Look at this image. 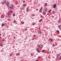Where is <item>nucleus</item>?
I'll return each instance as SVG.
<instances>
[{"label": "nucleus", "instance_id": "nucleus-56", "mask_svg": "<svg viewBox=\"0 0 61 61\" xmlns=\"http://www.w3.org/2000/svg\"><path fill=\"white\" fill-rule=\"evenodd\" d=\"M55 12H54V13H55Z\"/></svg>", "mask_w": 61, "mask_h": 61}, {"label": "nucleus", "instance_id": "nucleus-36", "mask_svg": "<svg viewBox=\"0 0 61 61\" xmlns=\"http://www.w3.org/2000/svg\"><path fill=\"white\" fill-rule=\"evenodd\" d=\"M13 11H11V12H10V13H13Z\"/></svg>", "mask_w": 61, "mask_h": 61}, {"label": "nucleus", "instance_id": "nucleus-23", "mask_svg": "<svg viewBox=\"0 0 61 61\" xmlns=\"http://www.w3.org/2000/svg\"><path fill=\"white\" fill-rule=\"evenodd\" d=\"M4 24H2V25H1V26H4Z\"/></svg>", "mask_w": 61, "mask_h": 61}, {"label": "nucleus", "instance_id": "nucleus-15", "mask_svg": "<svg viewBox=\"0 0 61 61\" xmlns=\"http://www.w3.org/2000/svg\"><path fill=\"white\" fill-rule=\"evenodd\" d=\"M0 46L1 47H2L3 46V44H0Z\"/></svg>", "mask_w": 61, "mask_h": 61}, {"label": "nucleus", "instance_id": "nucleus-21", "mask_svg": "<svg viewBox=\"0 0 61 61\" xmlns=\"http://www.w3.org/2000/svg\"><path fill=\"white\" fill-rule=\"evenodd\" d=\"M40 50H37V52H38V53L40 52Z\"/></svg>", "mask_w": 61, "mask_h": 61}, {"label": "nucleus", "instance_id": "nucleus-57", "mask_svg": "<svg viewBox=\"0 0 61 61\" xmlns=\"http://www.w3.org/2000/svg\"><path fill=\"white\" fill-rule=\"evenodd\" d=\"M54 45H55V44H54Z\"/></svg>", "mask_w": 61, "mask_h": 61}, {"label": "nucleus", "instance_id": "nucleus-30", "mask_svg": "<svg viewBox=\"0 0 61 61\" xmlns=\"http://www.w3.org/2000/svg\"><path fill=\"white\" fill-rule=\"evenodd\" d=\"M4 25H6V24L5 23L4 24H3Z\"/></svg>", "mask_w": 61, "mask_h": 61}, {"label": "nucleus", "instance_id": "nucleus-31", "mask_svg": "<svg viewBox=\"0 0 61 61\" xmlns=\"http://www.w3.org/2000/svg\"><path fill=\"white\" fill-rule=\"evenodd\" d=\"M12 54H10V56H12Z\"/></svg>", "mask_w": 61, "mask_h": 61}, {"label": "nucleus", "instance_id": "nucleus-2", "mask_svg": "<svg viewBox=\"0 0 61 61\" xmlns=\"http://www.w3.org/2000/svg\"><path fill=\"white\" fill-rule=\"evenodd\" d=\"M5 2H6V0H4L3 2L2 3V5H4L5 4Z\"/></svg>", "mask_w": 61, "mask_h": 61}, {"label": "nucleus", "instance_id": "nucleus-46", "mask_svg": "<svg viewBox=\"0 0 61 61\" xmlns=\"http://www.w3.org/2000/svg\"><path fill=\"white\" fill-rule=\"evenodd\" d=\"M23 3H25V1H23Z\"/></svg>", "mask_w": 61, "mask_h": 61}, {"label": "nucleus", "instance_id": "nucleus-11", "mask_svg": "<svg viewBox=\"0 0 61 61\" xmlns=\"http://www.w3.org/2000/svg\"><path fill=\"white\" fill-rule=\"evenodd\" d=\"M57 32L58 34H59V30H58L57 31Z\"/></svg>", "mask_w": 61, "mask_h": 61}, {"label": "nucleus", "instance_id": "nucleus-22", "mask_svg": "<svg viewBox=\"0 0 61 61\" xmlns=\"http://www.w3.org/2000/svg\"><path fill=\"white\" fill-rule=\"evenodd\" d=\"M26 11H27V12H28V11H29V10L28 9H27L26 10Z\"/></svg>", "mask_w": 61, "mask_h": 61}, {"label": "nucleus", "instance_id": "nucleus-54", "mask_svg": "<svg viewBox=\"0 0 61 61\" xmlns=\"http://www.w3.org/2000/svg\"><path fill=\"white\" fill-rule=\"evenodd\" d=\"M35 39H36V40H37V39L36 38H35Z\"/></svg>", "mask_w": 61, "mask_h": 61}, {"label": "nucleus", "instance_id": "nucleus-38", "mask_svg": "<svg viewBox=\"0 0 61 61\" xmlns=\"http://www.w3.org/2000/svg\"><path fill=\"white\" fill-rule=\"evenodd\" d=\"M60 54H59L58 55H57V56H60Z\"/></svg>", "mask_w": 61, "mask_h": 61}, {"label": "nucleus", "instance_id": "nucleus-59", "mask_svg": "<svg viewBox=\"0 0 61 61\" xmlns=\"http://www.w3.org/2000/svg\"><path fill=\"white\" fill-rule=\"evenodd\" d=\"M53 45H54V44H53Z\"/></svg>", "mask_w": 61, "mask_h": 61}, {"label": "nucleus", "instance_id": "nucleus-26", "mask_svg": "<svg viewBox=\"0 0 61 61\" xmlns=\"http://www.w3.org/2000/svg\"><path fill=\"white\" fill-rule=\"evenodd\" d=\"M25 5H26V4H24L23 5L24 7L25 6Z\"/></svg>", "mask_w": 61, "mask_h": 61}, {"label": "nucleus", "instance_id": "nucleus-27", "mask_svg": "<svg viewBox=\"0 0 61 61\" xmlns=\"http://www.w3.org/2000/svg\"><path fill=\"white\" fill-rule=\"evenodd\" d=\"M9 14H10V15H11V14H10V13H9H9H8L7 15H8V16H9Z\"/></svg>", "mask_w": 61, "mask_h": 61}, {"label": "nucleus", "instance_id": "nucleus-32", "mask_svg": "<svg viewBox=\"0 0 61 61\" xmlns=\"http://www.w3.org/2000/svg\"><path fill=\"white\" fill-rule=\"evenodd\" d=\"M51 10H50L48 11V13H50V12H51Z\"/></svg>", "mask_w": 61, "mask_h": 61}, {"label": "nucleus", "instance_id": "nucleus-25", "mask_svg": "<svg viewBox=\"0 0 61 61\" xmlns=\"http://www.w3.org/2000/svg\"><path fill=\"white\" fill-rule=\"evenodd\" d=\"M2 41H5V39H4L2 40Z\"/></svg>", "mask_w": 61, "mask_h": 61}, {"label": "nucleus", "instance_id": "nucleus-33", "mask_svg": "<svg viewBox=\"0 0 61 61\" xmlns=\"http://www.w3.org/2000/svg\"><path fill=\"white\" fill-rule=\"evenodd\" d=\"M59 59L60 60L61 59V56H60V58Z\"/></svg>", "mask_w": 61, "mask_h": 61}, {"label": "nucleus", "instance_id": "nucleus-13", "mask_svg": "<svg viewBox=\"0 0 61 61\" xmlns=\"http://www.w3.org/2000/svg\"><path fill=\"white\" fill-rule=\"evenodd\" d=\"M15 4L16 5H18V2H16L15 3Z\"/></svg>", "mask_w": 61, "mask_h": 61}, {"label": "nucleus", "instance_id": "nucleus-4", "mask_svg": "<svg viewBox=\"0 0 61 61\" xmlns=\"http://www.w3.org/2000/svg\"><path fill=\"white\" fill-rule=\"evenodd\" d=\"M42 8L41 7V9H40V12L41 13V12H42Z\"/></svg>", "mask_w": 61, "mask_h": 61}, {"label": "nucleus", "instance_id": "nucleus-51", "mask_svg": "<svg viewBox=\"0 0 61 61\" xmlns=\"http://www.w3.org/2000/svg\"><path fill=\"white\" fill-rule=\"evenodd\" d=\"M21 23H23V21H21Z\"/></svg>", "mask_w": 61, "mask_h": 61}, {"label": "nucleus", "instance_id": "nucleus-20", "mask_svg": "<svg viewBox=\"0 0 61 61\" xmlns=\"http://www.w3.org/2000/svg\"><path fill=\"white\" fill-rule=\"evenodd\" d=\"M49 40H51V42H52V41H53V40H52V39H49Z\"/></svg>", "mask_w": 61, "mask_h": 61}, {"label": "nucleus", "instance_id": "nucleus-45", "mask_svg": "<svg viewBox=\"0 0 61 61\" xmlns=\"http://www.w3.org/2000/svg\"><path fill=\"white\" fill-rule=\"evenodd\" d=\"M0 39H2V37L1 36L0 37Z\"/></svg>", "mask_w": 61, "mask_h": 61}, {"label": "nucleus", "instance_id": "nucleus-42", "mask_svg": "<svg viewBox=\"0 0 61 61\" xmlns=\"http://www.w3.org/2000/svg\"><path fill=\"white\" fill-rule=\"evenodd\" d=\"M44 50H43L42 51V52H44Z\"/></svg>", "mask_w": 61, "mask_h": 61}, {"label": "nucleus", "instance_id": "nucleus-48", "mask_svg": "<svg viewBox=\"0 0 61 61\" xmlns=\"http://www.w3.org/2000/svg\"><path fill=\"white\" fill-rule=\"evenodd\" d=\"M34 36H36V35H34Z\"/></svg>", "mask_w": 61, "mask_h": 61}, {"label": "nucleus", "instance_id": "nucleus-58", "mask_svg": "<svg viewBox=\"0 0 61 61\" xmlns=\"http://www.w3.org/2000/svg\"><path fill=\"white\" fill-rule=\"evenodd\" d=\"M53 6H54V5H53Z\"/></svg>", "mask_w": 61, "mask_h": 61}, {"label": "nucleus", "instance_id": "nucleus-7", "mask_svg": "<svg viewBox=\"0 0 61 61\" xmlns=\"http://www.w3.org/2000/svg\"><path fill=\"white\" fill-rule=\"evenodd\" d=\"M56 5H54V8H56Z\"/></svg>", "mask_w": 61, "mask_h": 61}, {"label": "nucleus", "instance_id": "nucleus-35", "mask_svg": "<svg viewBox=\"0 0 61 61\" xmlns=\"http://www.w3.org/2000/svg\"><path fill=\"white\" fill-rule=\"evenodd\" d=\"M33 25H35V23H33Z\"/></svg>", "mask_w": 61, "mask_h": 61}, {"label": "nucleus", "instance_id": "nucleus-8", "mask_svg": "<svg viewBox=\"0 0 61 61\" xmlns=\"http://www.w3.org/2000/svg\"><path fill=\"white\" fill-rule=\"evenodd\" d=\"M1 17L2 18H3L4 17V16L3 15H2L1 16Z\"/></svg>", "mask_w": 61, "mask_h": 61}, {"label": "nucleus", "instance_id": "nucleus-6", "mask_svg": "<svg viewBox=\"0 0 61 61\" xmlns=\"http://www.w3.org/2000/svg\"><path fill=\"white\" fill-rule=\"evenodd\" d=\"M9 5V3L8 2L7 3L6 6H8Z\"/></svg>", "mask_w": 61, "mask_h": 61}, {"label": "nucleus", "instance_id": "nucleus-5", "mask_svg": "<svg viewBox=\"0 0 61 61\" xmlns=\"http://www.w3.org/2000/svg\"><path fill=\"white\" fill-rule=\"evenodd\" d=\"M13 5H11L10 6V8H11V7H13Z\"/></svg>", "mask_w": 61, "mask_h": 61}, {"label": "nucleus", "instance_id": "nucleus-43", "mask_svg": "<svg viewBox=\"0 0 61 61\" xmlns=\"http://www.w3.org/2000/svg\"><path fill=\"white\" fill-rule=\"evenodd\" d=\"M41 17H43V16L42 15H41Z\"/></svg>", "mask_w": 61, "mask_h": 61}, {"label": "nucleus", "instance_id": "nucleus-10", "mask_svg": "<svg viewBox=\"0 0 61 61\" xmlns=\"http://www.w3.org/2000/svg\"><path fill=\"white\" fill-rule=\"evenodd\" d=\"M59 21H58V22L60 23V22L61 21V19H59Z\"/></svg>", "mask_w": 61, "mask_h": 61}, {"label": "nucleus", "instance_id": "nucleus-40", "mask_svg": "<svg viewBox=\"0 0 61 61\" xmlns=\"http://www.w3.org/2000/svg\"><path fill=\"white\" fill-rule=\"evenodd\" d=\"M27 30V28H26V29H25V30L26 31V30Z\"/></svg>", "mask_w": 61, "mask_h": 61}, {"label": "nucleus", "instance_id": "nucleus-39", "mask_svg": "<svg viewBox=\"0 0 61 61\" xmlns=\"http://www.w3.org/2000/svg\"><path fill=\"white\" fill-rule=\"evenodd\" d=\"M35 15H35V14H33V16H35Z\"/></svg>", "mask_w": 61, "mask_h": 61}, {"label": "nucleus", "instance_id": "nucleus-1", "mask_svg": "<svg viewBox=\"0 0 61 61\" xmlns=\"http://www.w3.org/2000/svg\"><path fill=\"white\" fill-rule=\"evenodd\" d=\"M38 46V47H39V48L42 49L43 47V45H39Z\"/></svg>", "mask_w": 61, "mask_h": 61}, {"label": "nucleus", "instance_id": "nucleus-47", "mask_svg": "<svg viewBox=\"0 0 61 61\" xmlns=\"http://www.w3.org/2000/svg\"><path fill=\"white\" fill-rule=\"evenodd\" d=\"M35 61H38V60H36Z\"/></svg>", "mask_w": 61, "mask_h": 61}, {"label": "nucleus", "instance_id": "nucleus-19", "mask_svg": "<svg viewBox=\"0 0 61 61\" xmlns=\"http://www.w3.org/2000/svg\"><path fill=\"white\" fill-rule=\"evenodd\" d=\"M45 11L46 12H47V9H46Z\"/></svg>", "mask_w": 61, "mask_h": 61}, {"label": "nucleus", "instance_id": "nucleus-29", "mask_svg": "<svg viewBox=\"0 0 61 61\" xmlns=\"http://www.w3.org/2000/svg\"><path fill=\"white\" fill-rule=\"evenodd\" d=\"M14 23H15L16 22V21L15 20H14Z\"/></svg>", "mask_w": 61, "mask_h": 61}, {"label": "nucleus", "instance_id": "nucleus-24", "mask_svg": "<svg viewBox=\"0 0 61 61\" xmlns=\"http://www.w3.org/2000/svg\"><path fill=\"white\" fill-rule=\"evenodd\" d=\"M24 9V8L23 7L21 8V10H23Z\"/></svg>", "mask_w": 61, "mask_h": 61}, {"label": "nucleus", "instance_id": "nucleus-49", "mask_svg": "<svg viewBox=\"0 0 61 61\" xmlns=\"http://www.w3.org/2000/svg\"><path fill=\"white\" fill-rule=\"evenodd\" d=\"M1 34L0 33V36H1Z\"/></svg>", "mask_w": 61, "mask_h": 61}, {"label": "nucleus", "instance_id": "nucleus-50", "mask_svg": "<svg viewBox=\"0 0 61 61\" xmlns=\"http://www.w3.org/2000/svg\"><path fill=\"white\" fill-rule=\"evenodd\" d=\"M40 57H41V56H39V58H40Z\"/></svg>", "mask_w": 61, "mask_h": 61}, {"label": "nucleus", "instance_id": "nucleus-3", "mask_svg": "<svg viewBox=\"0 0 61 61\" xmlns=\"http://www.w3.org/2000/svg\"><path fill=\"white\" fill-rule=\"evenodd\" d=\"M41 33H42V32L41 31H40L38 32V34H41Z\"/></svg>", "mask_w": 61, "mask_h": 61}, {"label": "nucleus", "instance_id": "nucleus-18", "mask_svg": "<svg viewBox=\"0 0 61 61\" xmlns=\"http://www.w3.org/2000/svg\"><path fill=\"white\" fill-rule=\"evenodd\" d=\"M45 5L46 6H47V3H45Z\"/></svg>", "mask_w": 61, "mask_h": 61}, {"label": "nucleus", "instance_id": "nucleus-41", "mask_svg": "<svg viewBox=\"0 0 61 61\" xmlns=\"http://www.w3.org/2000/svg\"><path fill=\"white\" fill-rule=\"evenodd\" d=\"M7 20H8V21H9V20H10V19H8Z\"/></svg>", "mask_w": 61, "mask_h": 61}, {"label": "nucleus", "instance_id": "nucleus-17", "mask_svg": "<svg viewBox=\"0 0 61 61\" xmlns=\"http://www.w3.org/2000/svg\"><path fill=\"white\" fill-rule=\"evenodd\" d=\"M45 14H46V12H43L42 13V14L43 15H45Z\"/></svg>", "mask_w": 61, "mask_h": 61}, {"label": "nucleus", "instance_id": "nucleus-44", "mask_svg": "<svg viewBox=\"0 0 61 61\" xmlns=\"http://www.w3.org/2000/svg\"><path fill=\"white\" fill-rule=\"evenodd\" d=\"M22 24H24V22H23L22 23Z\"/></svg>", "mask_w": 61, "mask_h": 61}, {"label": "nucleus", "instance_id": "nucleus-16", "mask_svg": "<svg viewBox=\"0 0 61 61\" xmlns=\"http://www.w3.org/2000/svg\"><path fill=\"white\" fill-rule=\"evenodd\" d=\"M19 55H20V53H18L17 54V56H19Z\"/></svg>", "mask_w": 61, "mask_h": 61}, {"label": "nucleus", "instance_id": "nucleus-12", "mask_svg": "<svg viewBox=\"0 0 61 61\" xmlns=\"http://www.w3.org/2000/svg\"><path fill=\"white\" fill-rule=\"evenodd\" d=\"M58 27L59 28L61 29V25H60L58 26Z\"/></svg>", "mask_w": 61, "mask_h": 61}, {"label": "nucleus", "instance_id": "nucleus-28", "mask_svg": "<svg viewBox=\"0 0 61 61\" xmlns=\"http://www.w3.org/2000/svg\"><path fill=\"white\" fill-rule=\"evenodd\" d=\"M13 16H15V14H13Z\"/></svg>", "mask_w": 61, "mask_h": 61}, {"label": "nucleus", "instance_id": "nucleus-52", "mask_svg": "<svg viewBox=\"0 0 61 61\" xmlns=\"http://www.w3.org/2000/svg\"><path fill=\"white\" fill-rule=\"evenodd\" d=\"M36 10H37V11H38V9H36Z\"/></svg>", "mask_w": 61, "mask_h": 61}, {"label": "nucleus", "instance_id": "nucleus-55", "mask_svg": "<svg viewBox=\"0 0 61 61\" xmlns=\"http://www.w3.org/2000/svg\"><path fill=\"white\" fill-rule=\"evenodd\" d=\"M52 13H53V14H54V12H52Z\"/></svg>", "mask_w": 61, "mask_h": 61}, {"label": "nucleus", "instance_id": "nucleus-53", "mask_svg": "<svg viewBox=\"0 0 61 61\" xmlns=\"http://www.w3.org/2000/svg\"><path fill=\"white\" fill-rule=\"evenodd\" d=\"M15 37H14V39H15Z\"/></svg>", "mask_w": 61, "mask_h": 61}, {"label": "nucleus", "instance_id": "nucleus-34", "mask_svg": "<svg viewBox=\"0 0 61 61\" xmlns=\"http://www.w3.org/2000/svg\"><path fill=\"white\" fill-rule=\"evenodd\" d=\"M31 56H34V54H32L31 55Z\"/></svg>", "mask_w": 61, "mask_h": 61}, {"label": "nucleus", "instance_id": "nucleus-14", "mask_svg": "<svg viewBox=\"0 0 61 61\" xmlns=\"http://www.w3.org/2000/svg\"><path fill=\"white\" fill-rule=\"evenodd\" d=\"M10 8L12 10H13V9H14V7H12Z\"/></svg>", "mask_w": 61, "mask_h": 61}, {"label": "nucleus", "instance_id": "nucleus-37", "mask_svg": "<svg viewBox=\"0 0 61 61\" xmlns=\"http://www.w3.org/2000/svg\"><path fill=\"white\" fill-rule=\"evenodd\" d=\"M32 40H35V39H32Z\"/></svg>", "mask_w": 61, "mask_h": 61}, {"label": "nucleus", "instance_id": "nucleus-9", "mask_svg": "<svg viewBox=\"0 0 61 61\" xmlns=\"http://www.w3.org/2000/svg\"><path fill=\"white\" fill-rule=\"evenodd\" d=\"M43 20L42 19H41V20H39V21L40 22H41L42 21V20Z\"/></svg>", "mask_w": 61, "mask_h": 61}]
</instances>
